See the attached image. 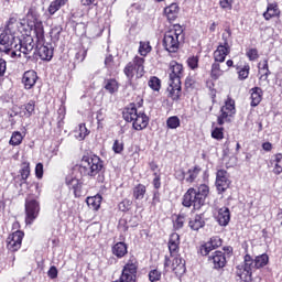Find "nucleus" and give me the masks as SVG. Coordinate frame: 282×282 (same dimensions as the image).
<instances>
[{"label": "nucleus", "instance_id": "nucleus-1", "mask_svg": "<svg viewBox=\"0 0 282 282\" xmlns=\"http://www.w3.org/2000/svg\"><path fill=\"white\" fill-rule=\"evenodd\" d=\"M34 47H36V43H34L32 36L20 40L19 36L4 31L0 34V52L8 54L11 58H21L23 56V58L30 61Z\"/></svg>", "mask_w": 282, "mask_h": 282}, {"label": "nucleus", "instance_id": "nucleus-2", "mask_svg": "<svg viewBox=\"0 0 282 282\" xmlns=\"http://www.w3.org/2000/svg\"><path fill=\"white\" fill-rule=\"evenodd\" d=\"M30 162L24 161L21 163L20 169V176L22 184H26L28 188H32V186L35 187V191H37V195H34L32 193L28 194L25 202H24V213L25 218L24 221L26 226H32L36 219H39V215H41V189H39V183L37 182H28V177H30Z\"/></svg>", "mask_w": 282, "mask_h": 282}, {"label": "nucleus", "instance_id": "nucleus-3", "mask_svg": "<svg viewBox=\"0 0 282 282\" xmlns=\"http://www.w3.org/2000/svg\"><path fill=\"white\" fill-rule=\"evenodd\" d=\"M82 177L96 180L99 184L105 183V161L96 154H84L76 165Z\"/></svg>", "mask_w": 282, "mask_h": 282}, {"label": "nucleus", "instance_id": "nucleus-4", "mask_svg": "<svg viewBox=\"0 0 282 282\" xmlns=\"http://www.w3.org/2000/svg\"><path fill=\"white\" fill-rule=\"evenodd\" d=\"M169 74V98L180 100L182 98V78H184V64L173 59L167 66Z\"/></svg>", "mask_w": 282, "mask_h": 282}, {"label": "nucleus", "instance_id": "nucleus-5", "mask_svg": "<svg viewBox=\"0 0 282 282\" xmlns=\"http://www.w3.org/2000/svg\"><path fill=\"white\" fill-rule=\"evenodd\" d=\"M210 195V187L207 184H200L196 187H189L182 198V206L193 210H202L206 205V199Z\"/></svg>", "mask_w": 282, "mask_h": 282}, {"label": "nucleus", "instance_id": "nucleus-6", "mask_svg": "<svg viewBox=\"0 0 282 282\" xmlns=\"http://www.w3.org/2000/svg\"><path fill=\"white\" fill-rule=\"evenodd\" d=\"M185 41L186 33L184 32V26L181 24H173L164 33L163 47L169 54H177Z\"/></svg>", "mask_w": 282, "mask_h": 282}, {"label": "nucleus", "instance_id": "nucleus-7", "mask_svg": "<svg viewBox=\"0 0 282 282\" xmlns=\"http://www.w3.org/2000/svg\"><path fill=\"white\" fill-rule=\"evenodd\" d=\"M144 63H147L144 57L135 55L132 61L128 62L123 67V74L128 80V85L132 87V89L138 88V83H135V80H140V78H143L147 74Z\"/></svg>", "mask_w": 282, "mask_h": 282}, {"label": "nucleus", "instance_id": "nucleus-8", "mask_svg": "<svg viewBox=\"0 0 282 282\" xmlns=\"http://www.w3.org/2000/svg\"><path fill=\"white\" fill-rule=\"evenodd\" d=\"M122 118L126 122H132L134 131H144L149 127V116L143 111H138V107L133 102L123 109Z\"/></svg>", "mask_w": 282, "mask_h": 282}, {"label": "nucleus", "instance_id": "nucleus-9", "mask_svg": "<svg viewBox=\"0 0 282 282\" xmlns=\"http://www.w3.org/2000/svg\"><path fill=\"white\" fill-rule=\"evenodd\" d=\"M25 19L26 25L33 30L37 43H43L45 41V26H43L39 7L31 6L25 14Z\"/></svg>", "mask_w": 282, "mask_h": 282}, {"label": "nucleus", "instance_id": "nucleus-10", "mask_svg": "<svg viewBox=\"0 0 282 282\" xmlns=\"http://www.w3.org/2000/svg\"><path fill=\"white\" fill-rule=\"evenodd\" d=\"M170 257L165 256L164 268H169L176 276L186 273V260L182 258L180 248H169Z\"/></svg>", "mask_w": 282, "mask_h": 282}, {"label": "nucleus", "instance_id": "nucleus-11", "mask_svg": "<svg viewBox=\"0 0 282 282\" xmlns=\"http://www.w3.org/2000/svg\"><path fill=\"white\" fill-rule=\"evenodd\" d=\"M235 113H237V108L235 106V99L232 97L228 96L225 100L224 106L220 108V113L217 117V124L219 127H224L226 122H231L230 118L235 117Z\"/></svg>", "mask_w": 282, "mask_h": 282}, {"label": "nucleus", "instance_id": "nucleus-12", "mask_svg": "<svg viewBox=\"0 0 282 282\" xmlns=\"http://www.w3.org/2000/svg\"><path fill=\"white\" fill-rule=\"evenodd\" d=\"M230 184L232 182L230 181V174H228V171L220 169L216 172V191L218 195H221L227 192L228 188H230Z\"/></svg>", "mask_w": 282, "mask_h": 282}, {"label": "nucleus", "instance_id": "nucleus-13", "mask_svg": "<svg viewBox=\"0 0 282 282\" xmlns=\"http://www.w3.org/2000/svg\"><path fill=\"white\" fill-rule=\"evenodd\" d=\"M223 41L224 43H219L213 53L214 61L218 63H226V56L231 52L230 43H228V36H226V34H223Z\"/></svg>", "mask_w": 282, "mask_h": 282}, {"label": "nucleus", "instance_id": "nucleus-14", "mask_svg": "<svg viewBox=\"0 0 282 282\" xmlns=\"http://www.w3.org/2000/svg\"><path fill=\"white\" fill-rule=\"evenodd\" d=\"M254 267V260H252V257L250 254L245 256V264L243 265H238L237 267V275L245 280L248 281V278L252 276V268Z\"/></svg>", "mask_w": 282, "mask_h": 282}, {"label": "nucleus", "instance_id": "nucleus-15", "mask_svg": "<svg viewBox=\"0 0 282 282\" xmlns=\"http://www.w3.org/2000/svg\"><path fill=\"white\" fill-rule=\"evenodd\" d=\"M36 52L41 58V61H52L54 58V48L52 44H45V41L39 42L36 40Z\"/></svg>", "mask_w": 282, "mask_h": 282}, {"label": "nucleus", "instance_id": "nucleus-16", "mask_svg": "<svg viewBox=\"0 0 282 282\" xmlns=\"http://www.w3.org/2000/svg\"><path fill=\"white\" fill-rule=\"evenodd\" d=\"M65 184L69 191H73L75 197L83 195V181L74 176H66Z\"/></svg>", "mask_w": 282, "mask_h": 282}, {"label": "nucleus", "instance_id": "nucleus-17", "mask_svg": "<svg viewBox=\"0 0 282 282\" xmlns=\"http://www.w3.org/2000/svg\"><path fill=\"white\" fill-rule=\"evenodd\" d=\"M264 21H272V19L281 18V9L279 8V2H269L267 4V10L262 13Z\"/></svg>", "mask_w": 282, "mask_h": 282}, {"label": "nucleus", "instance_id": "nucleus-18", "mask_svg": "<svg viewBox=\"0 0 282 282\" xmlns=\"http://www.w3.org/2000/svg\"><path fill=\"white\" fill-rule=\"evenodd\" d=\"M180 4L177 2H172L170 6H166L163 9V15L169 21V23H173V21H177L180 17Z\"/></svg>", "mask_w": 282, "mask_h": 282}, {"label": "nucleus", "instance_id": "nucleus-19", "mask_svg": "<svg viewBox=\"0 0 282 282\" xmlns=\"http://www.w3.org/2000/svg\"><path fill=\"white\" fill-rule=\"evenodd\" d=\"M37 80H39V74L33 69L24 72L22 76V85L26 90L34 89Z\"/></svg>", "mask_w": 282, "mask_h": 282}, {"label": "nucleus", "instance_id": "nucleus-20", "mask_svg": "<svg viewBox=\"0 0 282 282\" xmlns=\"http://www.w3.org/2000/svg\"><path fill=\"white\" fill-rule=\"evenodd\" d=\"M23 237H25V232L21 230H17L13 234H10L7 238L8 248H21V243H23Z\"/></svg>", "mask_w": 282, "mask_h": 282}, {"label": "nucleus", "instance_id": "nucleus-21", "mask_svg": "<svg viewBox=\"0 0 282 282\" xmlns=\"http://www.w3.org/2000/svg\"><path fill=\"white\" fill-rule=\"evenodd\" d=\"M21 25H23V23L19 21V18L17 15H11L7 21V24L2 32H6L7 34H13L17 36V33L19 32V28H21Z\"/></svg>", "mask_w": 282, "mask_h": 282}, {"label": "nucleus", "instance_id": "nucleus-22", "mask_svg": "<svg viewBox=\"0 0 282 282\" xmlns=\"http://www.w3.org/2000/svg\"><path fill=\"white\" fill-rule=\"evenodd\" d=\"M36 111V101L29 100V102L20 106V111L18 112L21 118H32Z\"/></svg>", "mask_w": 282, "mask_h": 282}, {"label": "nucleus", "instance_id": "nucleus-23", "mask_svg": "<svg viewBox=\"0 0 282 282\" xmlns=\"http://www.w3.org/2000/svg\"><path fill=\"white\" fill-rule=\"evenodd\" d=\"M215 219L220 226H228L230 224V209L228 207L219 208Z\"/></svg>", "mask_w": 282, "mask_h": 282}, {"label": "nucleus", "instance_id": "nucleus-24", "mask_svg": "<svg viewBox=\"0 0 282 282\" xmlns=\"http://www.w3.org/2000/svg\"><path fill=\"white\" fill-rule=\"evenodd\" d=\"M206 226V220H204V214H196L193 218L188 220V228L198 232Z\"/></svg>", "mask_w": 282, "mask_h": 282}, {"label": "nucleus", "instance_id": "nucleus-25", "mask_svg": "<svg viewBox=\"0 0 282 282\" xmlns=\"http://www.w3.org/2000/svg\"><path fill=\"white\" fill-rule=\"evenodd\" d=\"M250 106L259 107L261 100H263V89L261 87H253L250 89Z\"/></svg>", "mask_w": 282, "mask_h": 282}, {"label": "nucleus", "instance_id": "nucleus-26", "mask_svg": "<svg viewBox=\"0 0 282 282\" xmlns=\"http://www.w3.org/2000/svg\"><path fill=\"white\" fill-rule=\"evenodd\" d=\"M202 171V166L199 165H194L189 167L186 172V183L194 184V182H197V177H199Z\"/></svg>", "mask_w": 282, "mask_h": 282}, {"label": "nucleus", "instance_id": "nucleus-27", "mask_svg": "<svg viewBox=\"0 0 282 282\" xmlns=\"http://www.w3.org/2000/svg\"><path fill=\"white\" fill-rule=\"evenodd\" d=\"M221 63L224 62H217L214 59V63L212 64L210 73H209L212 80H219V78L224 76L226 70L221 68Z\"/></svg>", "mask_w": 282, "mask_h": 282}, {"label": "nucleus", "instance_id": "nucleus-28", "mask_svg": "<svg viewBox=\"0 0 282 282\" xmlns=\"http://www.w3.org/2000/svg\"><path fill=\"white\" fill-rule=\"evenodd\" d=\"M235 69L240 80H247L248 76H250V64L247 62H245L243 65L236 64Z\"/></svg>", "mask_w": 282, "mask_h": 282}, {"label": "nucleus", "instance_id": "nucleus-29", "mask_svg": "<svg viewBox=\"0 0 282 282\" xmlns=\"http://www.w3.org/2000/svg\"><path fill=\"white\" fill-rule=\"evenodd\" d=\"M270 164L273 167L274 175H281L282 173V153L273 154Z\"/></svg>", "mask_w": 282, "mask_h": 282}, {"label": "nucleus", "instance_id": "nucleus-30", "mask_svg": "<svg viewBox=\"0 0 282 282\" xmlns=\"http://www.w3.org/2000/svg\"><path fill=\"white\" fill-rule=\"evenodd\" d=\"M86 204L90 210H100V205L102 204V195L96 194L95 196H88L86 198Z\"/></svg>", "mask_w": 282, "mask_h": 282}, {"label": "nucleus", "instance_id": "nucleus-31", "mask_svg": "<svg viewBox=\"0 0 282 282\" xmlns=\"http://www.w3.org/2000/svg\"><path fill=\"white\" fill-rule=\"evenodd\" d=\"M258 68H259V80L265 82L268 80V78H270V74H272V72H270V66L268 64V59H263L262 62H260L258 64Z\"/></svg>", "mask_w": 282, "mask_h": 282}, {"label": "nucleus", "instance_id": "nucleus-32", "mask_svg": "<svg viewBox=\"0 0 282 282\" xmlns=\"http://www.w3.org/2000/svg\"><path fill=\"white\" fill-rule=\"evenodd\" d=\"M105 86L104 88L106 89V91H108V94H118V90L120 89V83L118 82V79L116 78H108L105 79Z\"/></svg>", "mask_w": 282, "mask_h": 282}, {"label": "nucleus", "instance_id": "nucleus-33", "mask_svg": "<svg viewBox=\"0 0 282 282\" xmlns=\"http://www.w3.org/2000/svg\"><path fill=\"white\" fill-rule=\"evenodd\" d=\"M173 230H182L184 228V224H186V214H174L172 216Z\"/></svg>", "mask_w": 282, "mask_h": 282}, {"label": "nucleus", "instance_id": "nucleus-34", "mask_svg": "<svg viewBox=\"0 0 282 282\" xmlns=\"http://www.w3.org/2000/svg\"><path fill=\"white\" fill-rule=\"evenodd\" d=\"M151 52H153V46H151L150 41H140L139 42L138 54H140V56H142V58H147V56H149V54H151Z\"/></svg>", "mask_w": 282, "mask_h": 282}, {"label": "nucleus", "instance_id": "nucleus-35", "mask_svg": "<svg viewBox=\"0 0 282 282\" xmlns=\"http://www.w3.org/2000/svg\"><path fill=\"white\" fill-rule=\"evenodd\" d=\"M147 195V185L139 183L132 188V197L135 200H140Z\"/></svg>", "mask_w": 282, "mask_h": 282}, {"label": "nucleus", "instance_id": "nucleus-36", "mask_svg": "<svg viewBox=\"0 0 282 282\" xmlns=\"http://www.w3.org/2000/svg\"><path fill=\"white\" fill-rule=\"evenodd\" d=\"M69 0H54L48 6L47 12L48 14L54 15L58 10H61Z\"/></svg>", "mask_w": 282, "mask_h": 282}, {"label": "nucleus", "instance_id": "nucleus-37", "mask_svg": "<svg viewBox=\"0 0 282 282\" xmlns=\"http://www.w3.org/2000/svg\"><path fill=\"white\" fill-rule=\"evenodd\" d=\"M90 131L87 129V126L85 123H79L78 129L75 130V138L79 142H83L87 135H89Z\"/></svg>", "mask_w": 282, "mask_h": 282}, {"label": "nucleus", "instance_id": "nucleus-38", "mask_svg": "<svg viewBox=\"0 0 282 282\" xmlns=\"http://www.w3.org/2000/svg\"><path fill=\"white\" fill-rule=\"evenodd\" d=\"M199 87V82H197V77L195 75H188L185 78V89L186 91H195Z\"/></svg>", "mask_w": 282, "mask_h": 282}, {"label": "nucleus", "instance_id": "nucleus-39", "mask_svg": "<svg viewBox=\"0 0 282 282\" xmlns=\"http://www.w3.org/2000/svg\"><path fill=\"white\" fill-rule=\"evenodd\" d=\"M212 260L216 270H219L220 268H224V265H226V257H224V253H221V251H216Z\"/></svg>", "mask_w": 282, "mask_h": 282}, {"label": "nucleus", "instance_id": "nucleus-40", "mask_svg": "<svg viewBox=\"0 0 282 282\" xmlns=\"http://www.w3.org/2000/svg\"><path fill=\"white\" fill-rule=\"evenodd\" d=\"M23 138H25L24 134H22L19 131H13L12 134H11V138L9 140V144L11 147H20V144L23 143Z\"/></svg>", "mask_w": 282, "mask_h": 282}, {"label": "nucleus", "instance_id": "nucleus-41", "mask_svg": "<svg viewBox=\"0 0 282 282\" xmlns=\"http://www.w3.org/2000/svg\"><path fill=\"white\" fill-rule=\"evenodd\" d=\"M224 240L219 236H213L202 248H221Z\"/></svg>", "mask_w": 282, "mask_h": 282}, {"label": "nucleus", "instance_id": "nucleus-42", "mask_svg": "<svg viewBox=\"0 0 282 282\" xmlns=\"http://www.w3.org/2000/svg\"><path fill=\"white\" fill-rule=\"evenodd\" d=\"M148 86L152 91H160L162 89V79H160L158 76H151L148 80Z\"/></svg>", "mask_w": 282, "mask_h": 282}, {"label": "nucleus", "instance_id": "nucleus-43", "mask_svg": "<svg viewBox=\"0 0 282 282\" xmlns=\"http://www.w3.org/2000/svg\"><path fill=\"white\" fill-rule=\"evenodd\" d=\"M268 261H270V258L268 254L263 253L261 256L256 257L253 265L254 268H263L264 265H268Z\"/></svg>", "mask_w": 282, "mask_h": 282}, {"label": "nucleus", "instance_id": "nucleus-44", "mask_svg": "<svg viewBox=\"0 0 282 282\" xmlns=\"http://www.w3.org/2000/svg\"><path fill=\"white\" fill-rule=\"evenodd\" d=\"M182 121L180 120V117L172 116L166 119V127L167 129H178L181 127Z\"/></svg>", "mask_w": 282, "mask_h": 282}, {"label": "nucleus", "instance_id": "nucleus-45", "mask_svg": "<svg viewBox=\"0 0 282 282\" xmlns=\"http://www.w3.org/2000/svg\"><path fill=\"white\" fill-rule=\"evenodd\" d=\"M131 206H133V202L129 198H124L118 204V209L121 213H129V210H131Z\"/></svg>", "mask_w": 282, "mask_h": 282}, {"label": "nucleus", "instance_id": "nucleus-46", "mask_svg": "<svg viewBox=\"0 0 282 282\" xmlns=\"http://www.w3.org/2000/svg\"><path fill=\"white\" fill-rule=\"evenodd\" d=\"M187 67L192 69V72H195L196 69H199V56H189L186 61Z\"/></svg>", "mask_w": 282, "mask_h": 282}, {"label": "nucleus", "instance_id": "nucleus-47", "mask_svg": "<svg viewBox=\"0 0 282 282\" xmlns=\"http://www.w3.org/2000/svg\"><path fill=\"white\" fill-rule=\"evenodd\" d=\"M87 58V48L85 46H80L77 48L75 54V63H83Z\"/></svg>", "mask_w": 282, "mask_h": 282}, {"label": "nucleus", "instance_id": "nucleus-48", "mask_svg": "<svg viewBox=\"0 0 282 282\" xmlns=\"http://www.w3.org/2000/svg\"><path fill=\"white\" fill-rule=\"evenodd\" d=\"M181 239L177 232H173L170 236L167 246L169 248H180Z\"/></svg>", "mask_w": 282, "mask_h": 282}, {"label": "nucleus", "instance_id": "nucleus-49", "mask_svg": "<svg viewBox=\"0 0 282 282\" xmlns=\"http://www.w3.org/2000/svg\"><path fill=\"white\" fill-rule=\"evenodd\" d=\"M246 56L248 61L254 63V61H259V50H257L256 47L247 48Z\"/></svg>", "mask_w": 282, "mask_h": 282}, {"label": "nucleus", "instance_id": "nucleus-50", "mask_svg": "<svg viewBox=\"0 0 282 282\" xmlns=\"http://www.w3.org/2000/svg\"><path fill=\"white\" fill-rule=\"evenodd\" d=\"M105 67L108 72H113L116 69V61L113 59V55L108 54L105 57Z\"/></svg>", "mask_w": 282, "mask_h": 282}, {"label": "nucleus", "instance_id": "nucleus-51", "mask_svg": "<svg viewBox=\"0 0 282 282\" xmlns=\"http://www.w3.org/2000/svg\"><path fill=\"white\" fill-rule=\"evenodd\" d=\"M212 138L221 142L224 140V127H216L212 130Z\"/></svg>", "mask_w": 282, "mask_h": 282}, {"label": "nucleus", "instance_id": "nucleus-52", "mask_svg": "<svg viewBox=\"0 0 282 282\" xmlns=\"http://www.w3.org/2000/svg\"><path fill=\"white\" fill-rule=\"evenodd\" d=\"M8 69V62L0 58V87L3 85V77L6 76V70Z\"/></svg>", "mask_w": 282, "mask_h": 282}, {"label": "nucleus", "instance_id": "nucleus-53", "mask_svg": "<svg viewBox=\"0 0 282 282\" xmlns=\"http://www.w3.org/2000/svg\"><path fill=\"white\" fill-rule=\"evenodd\" d=\"M112 151L113 153L120 154L122 151H124V142L120 140H115L112 144Z\"/></svg>", "mask_w": 282, "mask_h": 282}, {"label": "nucleus", "instance_id": "nucleus-54", "mask_svg": "<svg viewBox=\"0 0 282 282\" xmlns=\"http://www.w3.org/2000/svg\"><path fill=\"white\" fill-rule=\"evenodd\" d=\"M161 202H162V198H161L160 189H154L151 206L155 208V206H158V204H161Z\"/></svg>", "mask_w": 282, "mask_h": 282}, {"label": "nucleus", "instance_id": "nucleus-55", "mask_svg": "<svg viewBox=\"0 0 282 282\" xmlns=\"http://www.w3.org/2000/svg\"><path fill=\"white\" fill-rule=\"evenodd\" d=\"M160 279H162V273L160 271H158V270L150 271L149 280L151 282H158V281H160Z\"/></svg>", "mask_w": 282, "mask_h": 282}, {"label": "nucleus", "instance_id": "nucleus-56", "mask_svg": "<svg viewBox=\"0 0 282 282\" xmlns=\"http://www.w3.org/2000/svg\"><path fill=\"white\" fill-rule=\"evenodd\" d=\"M232 3H235V0H219L221 10H232Z\"/></svg>", "mask_w": 282, "mask_h": 282}, {"label": "nucleus", "instance_id": "nucleus-57", "mask_svg": "<svg viewBox=\"0 0 282 282\" xmlns=\"http://www.w3.org/2000/svg\"><path fill=\"white\" fill-rule=\"evenodd\" d=\"M112 254H115V257H118V259H122V257H124V254H127V248H112Z\"/></svg>", "mask_w": 282, "mask_h": 282}, {"label": "nucleus", "instance_id": "nucleus-58", "mask_svg": "<svg viewBox=\"0 0 282 282\" xmlns=\"http://www.w3.org/2000/svg\"><path fill=\"white\" fill-rule=\"evenodd\" d=\"M174 176L178 180V182H186V172L184 169H178L174 172Z\"/></svg>", "mask_w": 282, "mask_h": 282}, {"label": "nucleus", "instance_id": "nucleus-59", "mask_svg": "<svg viewBox=\"0 0 282 282\" xmlns=\"http://www.w3.org/2000/svg\"><path fill=\"white\" fill-rule=\"evenodd\" d=\"M35 177H37V180H43V163H37L35 165Z\"/></svg>", "mask_w": 282, "mask_h": 282}, {"label": "nucleus", "instance_id": "nucleus-60", "mask_svg": "<svg viewBox=\"0 0 282 282\" xmlns=\"http://www.w3.org/2000/svg\"><path fill=\"white\" fill-rule=\"evenodd\" d=\"M152 185L154 187V191H160L162 188V176H156L152 181Z\"/></svg>", "mask_w": 282, "mask_h": 282}, {"label": "nucleus", "instance_id": "nucleus-61", "mask_svg": "<svg viewBox=\"0 0 282 282\" xmlns=\"http://www.w3.org/2000/svg\"><path fill=\"white\" fill-rule=\"evenodd\" d=\"M80 4L84 8H89L91 9L93 6H98V2L96 0H80Z\"/></svg>", "mask_w": 282, "mask_h": 282}, {"label": "nucleus", "instance_id": "nucleus-62", "mask_svg": "<svg viewBox=\"0 0 282 282\" xmlns=\"http://www.w3.org/2000/svg\"><path fill=\"white\" fill-rule=\"evenodd\" d=\"M47 275L50 276V279H56V276H58V269H56V267H51Z\"/></svg>", "mask_w": 282, "mask_h": 282}, {"label": "nucleus", "instance_id": "nucleus-63", "mask_svg": "<svg viewBox=\"0 0 282 282\" xmlns=\"http://www.w3.org/2000/svg\"><path fill=\"white\" fill-rule=\"evenodd\" d=\"M262 149H263V151L270 152V151H272V144L269 141H267V142L262 143Z\"/></svg>", "mask_w": 282, "mask_h": 282}, {"label": "nucleus", "instance_id": "nucleus-64", "mask_svg": "<svg viewBox=\"0 0 282 282\" xmlns=\"http://www.w3.org/2000/svg\"><path fill=\"white\" fill-rule=\"evenodd\" d=\"M276 83H278V87L281 88V94H282V72L278 75Z\"/></svg>", "mask_w": 282, "mask_h": 282}]
</instances>
